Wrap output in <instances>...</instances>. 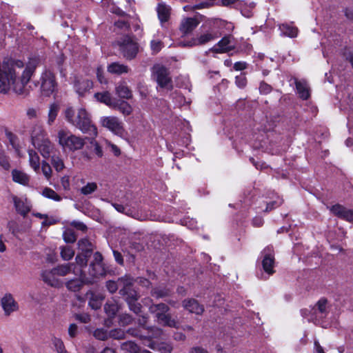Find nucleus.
I'll return each mask as SVG.
<instances>
[{
	"label": "nucleus",
	"instance_id": "nucleus-1",
	"mask_svg": "<svg viewBox=\"0 0 353 353\" xmlns=\"http://www.w3.org/2000/svg\"><path fill=\"white\" fill-rule=\"evenodd\" d=\"M66 121L75 126L83 133L95 137L97 136V128L92 123L90 114L83 108L79 109L76 114L72 108H68L65 112Z\"/></svg>",
	"mask_w": 353,
	"mask_h": 353
},
{
	"label": "nucleus",
	"instance_id": "nucleus-2",
	"mask_svg": "<svg viewBox=\"0 0 353 353\" xmlns=\"http://www.w3.org/2000/svg\"><path fill=\"white\" fill-rule=\"evenodd\" d=\"M114 46L118 48L123 58L128 61L134 59L139 51V44L132 34H122L114 41Z\"/></svg>",
	"mask_w": 353,
	"mask_h": 353
},
{
	"label": "nucleus",
	"instance_id": "nucleus-3",
	"mask_svg": "<svg viewBox=\"0 0 353 353\" xmlns=\"http://www.w3.org/2000/svg\"><path fill=\"white\" fill-rule=\"evenodd\" d=\"M57 141L64 151L74 152L83 149L85 139L72 134L70 130L61 129L57 132Z\"/></svg>",
	"mask_w": 353,
	"mask_h": 353
},
{
	"label": "nucleus",
	"instance_id": "nucleus-4",
	"mask_svg": "<svg viewBox=\"0 0 353 353\" xmlns=\"http://www.w3.org/2000/svg\"><path fill=\"white\" fill-rule=\"evenodd\" d=\"M327 303L325 299H321L311 310H301V314L303 317H307L309 321L316 323L327 315Z\"/></svg>",
	"mask_w": 353,
	"mask_h": 353
},
{
	"label": "nucleus",
	"instance_id": "nucleus-5",
	"mask_svg": "<svg viewBox=\"0 0 353 353\" xmlns=\"http://www.w3.org/2000/svg\"><path fill=\"white\" fill-rule=\"evenodd\" d=\"M100 122L103 127L106 128L114 134L123 137L125 134L122 122L116 117H103Z\"/></svg>",
	"mask_w": 353,
	"mask_h": 353
},
{
	"label": "nucleus",
	"instance_id": "nucleus-6",
	"mask_svg": "<svg viewBox=\"0 0 353 353\" xmlns=\"http://www.w3.org/2000/svg\"><path fill=\"white\" fill-rule=\"evenodd\" d=\"M93 258V261L90 263L88 269V274L90 276V277L88 278L93 280L94 283L95 279L105 275V270L102 261L103 256L100 252H96L94 254Z\"/></svg>",
	"mask_w": 353,
	"mask_h": 353
},
{
	"label": "nucleus",
	"instance_id": "nucleus-7",
	"mask_svg": "<svg viewBox=\"0 0 353 353\" xmlns=\"http://www.w3.org/2000/svg\"><path fill=\"white\" fill-rule=\"evenodd\" d=\"M234 40L235 39L232 34H225L211 48V51L216 54L233 52L235 48Z\"/></svg>",
	"mask_w": 353,
	"mask_h": 353
},
{
	"label": "nucleus",
	"instance_id": "nucleus-8",
	"mask_svg": "<svg viewBox=\"0 0 353 353\" xmlns=\"http://www.w3.org/2000/svg\"><path fill=\"white\" fill-rule=\"evenodd\" d=\"M152 76L161 88H163L171 82L169 70L164 65H154L152 68Z\"/></svg>",
	"mask_w": 353,
	"mask_h": 353
},
{
	"label": "nucleus",
	"instance_id": "nucleus-9",
	"mask_svg": "<svg viewBox=\"0 0 353 353\" xmlns=\"http://www.w3.org/2000/svg\"><path fill=\"white\" fill-rule=\"evenodd\" d=\"M74 274L78 275L79 278L70 279L67 281L65 285L68 290L78 292L81 289L83 285L93 283V280L87 277L82 269H80L78 272H75Z\"/></svg>",
	"mask_w": 353,
	"mask_h": 353
},
{
	"label": "nucleus",
	"instance_id": "nucleus-10",
	"mask_svg": "<svg viewBox=\"0 0 353 353\" xmlns=\"http://www.w3.org/2000/svg\"><path fill=\"white\" fill-rule=\"evenodd\" d=\"M34 147L40 152L44 159H48L57 152L54 144L47 137L43 139L37 141L32 143Z\"/></svg>",
	"mask_w": 353,
	"mask_h": 353
},
{
	"label": "nucleus",
	"instance_id": "nucleus-11",
	"mask_svg": "<svg viewBox=\"0 0 353 353\" xmlns=\"http://www.w3.org/2000/svg\"><path fill=\"white\" fill-rule=\"evenodd\" d=\"M1 305L6 316H10L12 312L19 309L17 302L14 300L13 296L10 294H6L1 299Z\"/></svg>",
	"mask_w": 353,
	"mask_h": 353
},
{
	"label": "nucleus",
	"instance_id": "nucleus-12",
	"mask_svg": "<svg viewBox=\"0 0 353 353\" xmlns=\"http://www.w3.org/2000/svg\"><path fill=\"white\" fill-rule=\"evenodd\" d=\"M330 212L337 217L353 223V210L336 204L330 208Z\"/></svg>",
	"mask_w": 353,
	"mask_h": 353
},
{
	"label": "nucleus",
	"instance_id": "nucleus-13",
	"mask_svg": "<svg viewBox=\"0 0 353 353\" xmlns=\"http://www.w3.org/2000/svg\"><path fill=\"white\" fill-rule=\"evenodd\" d=\"M94 97L97 99V101L103 103L113 108H115L120 101L119 99L114 97L113 94L110 93V90H105L101 92H97L94 94Z\"/></svg>",
	"mask_w": 353,
	"mask_h": 353
},
{
	"label": "nucleus",
	"instance_id": "nucleus-14",
	"mask_svg": "<svg viewBox=\"0 0 353 353\" xmlns=\"http://www.w3.org/2000/svg\"><path fill=\"white\" fill-rule=\"evenodd\" d=\"M272 250L268 248L263 250V259L262 261L263 269L268 274L270 275L274 272V258L272 254Z\"/></svg>",
	"mask_w": 353,
	"mask_h": 353
},
{
	"label": "nucleus",
	"instance_id": "nucleus-15",
	"mask_svg": "<svg viewBox=\"0 0 353 353\" xmlns=\"http://www.w3.org/2000/svg\"><path fill=\"white\" fill-rule=\"evenodd\" d=\"M12 201L17 212L25 217L30 211L31 205L26 199L12 196Z\"/></svg>",
	"mask_w": 353,
	"mask_h": 353
},
{
	"label": "nucleus",
	"instance_id": "nucleus-16",
	"mask_svg": "<svg viewBox=\"0 0 353 353\" xmlns=\"http://www.w3.org/2000/svg\"><path fill=\"white\" fill-rule=\"evenodd\" d=\"M114 209L121 213H123L128 216L132 217L135 219L143 221L145 219L142 215L140 214L138 210L134 208L130 207L128 205L124 206L119 203H112Z\"/></svg>",
	"mask_w": 353,
	"mask_h": 353
},
{
	"label": "nucleus",
	"instance_id": "nucleus-17",
	"mask_svg": "<svg viewBox=\"0 0 353 353\" xmlns=\"http://www.w3.org/2000/svg\"><path fill=\"white\" fill-rule=\"evenodd\" d=\"M218 36L216 33L207 32L195 38H192V40L189 41L188 46H193L205 45L207 43L214 40Z\"/></svg>",
	"mask_w": 353,
	"mask_h": 353
},
{
	"label": "nucleus",
	"instance_id": "nucleus-18",
	"mask_svg": "<svg viewBox=\"0 0 353 353\" xmlns=\"http://www.w3.org/2000/svg\"><path fill=\"white\" fill-rule=\"evenodd\" d=\"M41 88L43 89L55 88L57 81L55 75L50 70H46L41 77Z\"/></svg>",
	"mask_w": 353,
	"mask_h": 353
},
{
	"label": "nucleus",
	"instance_id": "nucleus-19",
	"mask_svg": "<svg viewBox=\"0 0 353 353\" xmlns=\"http://www.w3.org/2000/svg\"><path fill=\"white\" fill-rule=\"evenodd\" d=\"M183 306L190 313H194L196 314H201L204 311L203 306L200 305L199 302L194 299L184 300L183 301Z\"/></svg>",
	"mask_w": 353,
	"mask_h": 353
},
{
	"label": "nucleus",
	"instance_id": "nucleus-20",
	"mask_svg": "<svg viewBox=\"0 0 353 353\" xmlns=\"http://www.w3.org/2000/svg\"><path fill=\"white\" fill-rule=\"evenodd\" d=\"M252 45L248 42L247 41L243 40L241 43L236 45L235 44L234 50L230 54L231 56L234 54H241L244 56H248L252 53Z\"/></svg>",
	"mask_w": 353,
	"mask_h": 353
},
{
	"label": "nucleus",
	"instance_id": "nucleus-21",
	"mask_svg": "<svg viewBox=\"0 0 353 353\" xmlns=\"http://www.w3.org/2000/svg\"><path fill=\"white\" fill-rule=\"evenodd\" d=\"M54 274H57L58 276H65L70 273H75V264L74 263H68L57 265L52 268Z\"/></svg>",
	"mask_w": 353,
	"mask_h": 353
},
{
	"label": "nucleus",
	"instance_id": "nucleus-22",
	"mask_svg": "<svg viewBox=\"0 0 353 353\" xmlns=\"http://www.w3.org/2000/svg\"><path fill=\"white\" fill-rule=\"evenodd\" d=\"M199 23L196 18L188 17L181 22L179 29L182 33L188 34L197 27Z\"/></svg>",
	"mask_w": 353,
	"mask_h": 353
},
{
	"label": "nucleus",
	"instance_id": "nucleus-23",
	"mask_svg": "<svg viewBox=\"0 0 353 353\" xmlns=\"http://www.w3.org/2000/svg\"><path fill=\"white\" fill-rule=\"evenodd\" d=\"M170 307L165 303H161L158 304L152 303L149 306V312L154 314L157 319H159L160 316L168 312Z\"/></svg>",
	"mask_w": 353,
	"mask_h": 353
},
{
	"label": "nucleus",
	"instance_id": "nucleus-24",
	"mask_svg": "<svg viewBox=\"0 0 353 353\" xmlns=\"http://www.w3.org/2000/svg\"><path fill=\"white\" fill-rule=\"evenodd\" d=\"M157 15L161 23L167 22L170 19V8L163 3L158 4L157 8Z\"/></svg>",
	"mask_w": 353,
	"mask_h": 353
},
{
	"label": "nucleus",
	"instance_id": "nucleus-25",
	"mask_svg": "<svg viewBox=\"0 0 353 353\" xmlns=\"http://www.w3.org/2000/svg\"><path fill=\"white\" fill-rule=\"evenodd\" d=\"M50 157H51L50 163L57 172H60L65 168L64 161L59 152L58 154L54 152Z\"/></svg>",
	"mask_w": 353,
	"mask_h": 353
},
{
	"label": "nucleus",
	"instance_id": "nucleus-26",
	"mask_svg": "<svg viewBox=\"0 0 353 353\" xmlns=\"http://www.w3.org/2000/svg\"><path fill=\"white\" fill-rule=\"evenodd\" d=\"M57 274H54L53 270H45L42 273V278L45 283L52 286L57 287L59 285V281L57 279Z\"/></svg>",
	"mask_w": 353,
	"mask_h": 353
},
{
	"label": "nucleus",
	"instance_id": "nucleus-27",
	"mask_svg": "<svg viewBox=\"0 0 353 353\" xmlns=\"http://www.w3.org/2000/svg\"><path fill=\"white\" fill-rule=\"evenodd\" d=\"M128 71L129 68L128 65L121 64L119 62H113L108 66V72L111 74H122L128 73Z\"/></svg>",
	"mask_w": 353,
	"mask_h": 353
},
{
	"label": "nucleus",
	"instance_id": "nucleus-28",
	"mask_svg": "<svg viewBox=\"0 0 353 353\" xmlns=\"http://www.w3.org/2000/svg\"><path fill=\"white\" fill-rule=\"evenodd\" d=\"M159 323L170 327L178 328L179 323L172 317L171 314L166 312L165 314L160 316L157 319Z\"/></svg>",
	"mask_w": 353,
	"mask_h": 353
},
{
	"label": "nucleus",
	"instance_id": "nucleus-29",
	"mask_svg": "<svg viewBox=\"0 0 353 353\" xmlns=\"http://www.w3.org/2000/svg\"><path fill=\"white\" fill-rule=\"evenodd\" d=\"M12 176L14 182L23 185H27L30 181V176L27 174L17 170L12 171Z\"/></svg>",
	"mask_w": 353,
	"mask_h": 353
},
{
	"label": "nucleus",
	"instance_id": "nucleus-30",
	"mask_svg": "<svg viewBox=\"0 0 353 353\" xmlns=\"http://www.w3.org/2000/svg\"><path fill=\"white\" fill-rule=\"evenodd\" d=\"M119 309L120 306L115 300L108 301L104 305V310L110 318H114Z\"/></svg>",
	"mask_w": 353,
	"mask_h": 353
},
{
	"label": "nucleus",
	"instance_id": "nucleus-31",
	"mask_svg": "<svg viewBox=\"0 0 353 353\" xmlns=\"http://www.w3.org/2000/svg\"><path fill=\"white\" fill-rule=\"evenodd\" d=\"M90 294L89 305L94 310H97L101 307L104 296L101 294H95L94 292H89L87 295Z\"/></svg>",
	"mask_w": 353,
	"mask_h": 353
},
{
	"label": "nucleus",
	"instance_id": "nucleus-32",
	"mask_svg": "<svg viewBox=\"0 0 353 353\" xmlns=\"http://www.w3.org/2000/svg\"><path fill=\"white\" fill-rule=\"evenodd\" d=\"M80 253L90 255L94 250V245L88 239H81L78 241Z\"/></svg>",
	"mask_w": 353,
	"mask_h": 353
},
{
	"label": "nucleus",
	"instance_id": "nucleus-33",
	"mask_svg": "<svg viewBox=\"0 0 353 353\" xmlns=\"http://www.w3.org/2000/svg\"><path fill=\"white\" fill-rule=\"evenodd\" d=\"M34 72V65H27L26 68L22 72V74L20 78V81L22 85V88L28 84L30 81L32 75Z\"/></svg>",
	"mask_w": 353,
	"mask_h": 353
},
{
	"label": "nucleus",
	"instance_id": "nucleus-34",
	"mask_svg": "<svg viewBox=\"0 0 353 353\" xmlns=\"http://www.w3.org/2000/svg\"><path fill=\"white\" fill-rule=\"evenodd\" d=\"M29 162L32 169L38 172L40 169V158L37 152L33 150H28Z\"/></svg>",
	"mask_w": 353,
	"mask_h": 353
},
{
	"label": "nucleus",
	"instance_id": "nucleus-35",
	"mask_svg": "<svg viewBox=\"0 0 353 353\" xmlns=\"http://www.w3.org/2000/svg\"><path fill=\"white\" fill-rule=\"evenodd\" d=\"M47 137V134L41 126L36 125L33 128L31 133L32 143H34L41 139H43Z\"/></svg>",
	"mask_w": 353,
	"mask_h": 353
},
{
	"label": "nucleus",
	"instance_id": "nucleus-36",
	"mask_svg": "<svg viewBox=\"0 0 353 353\" xmlns=\"http://www.w3.org/2000/svg\"><path fill=\"white\" fill-rule=\"evenodd\" d=\"M171 294V290L167 288L158 287L152 289L151 295L156 299H161L169 296Z\"/></svg>",
	"mask_w": 353,
	"mask_h": 353
},
{
	"label": "nucleus",
	"instance_id": "nucleus-37",
	"mask_svg": "<svg viewBox=\"0 0 353 353\" xmlns=\"http://www.w3.org/2000/svg\"><path fill=\"white\" fill-rule=\"evenodd\" d=\"M121 349L130 353H140V347L132 341L124 342L121 344Z\"/></svg>",
	"mask_w": 353,
	"mask_h": 353
},
{
	"label": "nucleus",
	"instance_id": "nucleus-38",
	"mask_svg": "<svg viewBox=\"0 0 353 353\" xmlns=\"http://www.w3.org/2000/svg\"><path fill=\"white\" fill-rule=\"evenodd\" d=\"M282 32L285 35L291 38L296 37L298 35V28L294 26H292L288 24H283L281 27Z\"/></svg>",
	"mask_w": 353,
	"mask_h": 353
},
{
	"label": "nucleus",
	"instance_id": "nucleus-39",
	"mask_svg": "<svg viewBox=\"0 0 353 353\" xmlns=\"http://www.w3.org/2000/svg\"><path fill=\"white\" fill-rule=\"evenodd\" d=\"M120 294L124 296H126V301L128 302L129 300L132 301H137L139 298L138 293L131 288L125 290V289H120Z\"/></svg>",
	"mask_w": 353,
	"mask_h": 353
},
{
	"label": "nucleus",
	"instance_id": "nucleus-40",
	"mask_svg": "<svg viewBox=\"0 0 353 353\" xmlns=\"http://www.w3.org/2000/svg\"><path fill=\"white\" fill-rule=\"evenodd\" d=\"M61 256L64 261L70 260L74 255V251L73 249L68 245L60 247Z\"/></svg>",
	"mask_w": 353,
	"mask_h": 353
},
{
	"label": "nucleus",
	"instance_id": "nucleus-41",
	"mask_svg": "<svg viewBox=\"0 0 353 353\" xmlns=\"http://www.w3.org/2000/svg\"><path fill=\"white\" fill-rule=\"evenodd\" d=\"M290 86L295 85V88H309L307 81L305 79L299 80L296 77H291L289 79Z\"/></svg>",
	"mask_w": 353,
	"mask_h": 353
},
{
	"label": "nucleus",
	"instance_id": "nucleus-42",
	"mask_svg": "<svg viewBox=\"0 0 353 353\" xmlns=\"http://www.w3.org/2000/svg\"><path fill=\"white\" fill-rule=\"evenodd\" d=\"M59 110V105L57 103H52L50 106V110L48 112V123L49 125H52V123L54 121L58 112Z\"/></svg>",
	"mask_w": 353,
	"mask_h": 353
},
{
	"label": "nucleus",
	"instance_id": "nucleus-43",
	"mask_svg": "<svg viewBox=\"0 0 353 353\" xmlns=\"http://www.w3.org/2000/svg\"><path fill=\"white\" fill-rule=\"evenodd\" d=\"M42 195L48 199H52L56 201H60L61 197L52 189L45 188L43 190Z\"/></svg>",
	"mask_w": 353,
	"mask_h": 353
},
{
	"label": "nucleus",
	"instance_id": "nucleus-44",
	"mask_svg": "<svg viewBox=\"0 0 353 353\" xmlns=\"http://www.w3.org/2000/svg\"><path fill=\"white\" fill-rule=\"evenodd\" d=\"M5 134H6L7 139H8L10 145L12 146V148L16 151H17L19 150V144L17 143V140H18L17 137L6 128L5 130Z\"/></svg>",
	"mask_w": 353,
	"mask_h": 353
},
{
	"label": "nucleus",
	"instance_id": "nucleus-45",
	"mask_svg": "<svg viewBox=\"0 0 353 353\" xmlns=\"http://www.w3.org/2000/svg\"><path fill=\"white\" fill-rule=\"evenodd\" d=\"M119 285L121 289L128 290L131 288L133 283V279L129 276L125 275L118 279Z\"/></svg>",
	"mask_w": 353,
	"mask_h": 353
},
{
	"label": "nucleus",
	"instance_id": "nucleus-46",
	"mask_svg": "<svg viewBox=\"0 0 353 353\" xmlns=\"http://www.w3.org/2000/svg\"><path fill=\"white\" fill-rule=\"evenodd\" d=\"M90 257V255L78 253L75 257L76 264L78 265L81 268H84L87 265L88 259Z\"/></svg>",
	"mask_w": 353,
	"mask_h": 353
},
{
	"label": "nucleus",
	"instance_id": "nucleus-47",
	"mask_svg": "<svg viewBox=\"0 0 353 353\" xmlns=\"http://www.w3.org/2000/svg\"><path fill=\"white\" fill-rule=\"evenodd\" d=\"M97 189V185L96 183H88L85 185L81 188V193L83 195H88L95 192Z\"/></svg>",
	"mask_w": 353,
	"mask_h": 353
},
{
	"label": "nucleus",
	"instance_id": "nucleus-48",
	"mask_svg": "<svg viewBox=\"0 0 353 353\" xmlns=\"http://www.w3.org/2000/svg\"><path fill=\"white\" fill-rule=\"evenodd\" d=\"M244 4L243 1L241 0H221V6L225 7L239 8Z\"/></svg>",
	"mask_w": 353,
	"mask_h": 353
},
{
	"label": "nucleus",
	"instance_id": "nucleus-49",
	"mask_svg": "<svg viewBox=\"0 0 353 353\" xmlns=\"http://www.w3.org/2000/svg\"><path fill=\"white\" fill-rule=\"evenodd\" d=\"M41 171L46 179L50 180L52 176V170L46 161H43L41 163Z\"/></svg>",
	"mask_w": 353,
	"mask_h": 353
},
{
	"label": "nucleus",
	"instance_id": "nucleus-50",
	"mask_svg": "<svg viewBox=\"0 0 353 353\" xmlns=\"http://www.w3.org/2000/svg\"><path fill=\"white\" fill-rule=\"evenodd\" d=\"M134 319L129 314H121L119 316V323L121 326H126L131 324Z\"/></svg>",
	"mask_w": 353,
	"mask_h": 353
},
{
	"label": "nucleus",
	"instance_id": "nucleus-51",
	"mask_svg": "<svg viewBox=\"0 0 353 353\" xmlns=\"http://www.w3.org/2000/svg\"><path fill=\"white\" fill-rule=\"evenodd\" d=\"M63 238L66 243H74L77 240L75 232L71 229H68L63 232Z\"/></svg>",
	"mask_w": 353,
	"mask_h": 353
},
{
	"label": "nucleus",
	"instance_id": "nucleus-52",
	"mask_svg": "<svg viewBox=\"0 0 353 353\" xmlns=\"http://www.w3.org/2000/svg\"><path fill=\"white\" fill-rule=\"evenodd\" d=\"M2 146L0 144V166L5 170H8L10 167L8 161V158L6 155L4 150L1 148Z\"/></svg>",
	"mask_w": 353,
	"mask_h": 353
},
{
	"label": "nucleus",
	"instance_id": "nucleus-53",
	"mask_svg": "<svg viewBox=\"0 0 353 353\" xmlns=\"http://www.w3.org/2000/svg\"><path fill=\"white\" fill-rule=\"evenodd\" d=\"M163 46V43L160 40L153 39L150 41V48L153 54L159 53Z\"/></svg>",
	"mask_w": 353,
	"mask_h": 353
},
{
	"label": "nucleus",
	"instance_id": "nucleus-54",
	"mask_svg": "<svg viewBox=\"0 0 353 353\" xmlns=\"http://www.w3.org/2000/svg\"><path fill=\"white\" fill-rule=\"evenodd\" d=\"M52 343L57 353H68L61 339L59 338H54L52 339Z\"/></svg>",
	"mask_w": 353,
	"mask_h": 353
},
{
	"label": "nucleus",
	"instance_id": "nucleus-55",
	"mask_svg": "<svg viewBox=\"0 0 353 353\" xmlns=\"http://www.w3.org/2000/svg\"><path fill=\"white\" fill-rule=\"evenodd\" d=\"M94 336L101 341H105L109 337V332L103 328H98L94 332Z\"/></svg>",
	"mask_w": 353,
	"mask_h": 353
},
{
	"label": "nucleus",
	"instance_id": "nucleus-56",
	"mask_svg": "<svg viewBox=\"0 0 353 353\" xmlns=\"http://www.w3.org/2000/svg\"><path fill=\"white\" fill-rule=\"evenodd\" d=\"M115 108H118L125 115H129L132 112V108L128 103L124 102V101L121 103L119 101Z\"/></svg>",
	"mask_w": 353,
	"mask_h": 353
},
{
	"label": "nucleus",
	"instance_id": "nucleus-57",
	"mask_svg": "<svg viewBox=\"0 0 353 353\" xmlns=\"http://www.w3.org/2000/svg\"><path fill=\"white\" fill-rule=\"evenodd\" d=\"M128 303L129 309L138 314L141 312V305L139 303H137V301L129 300Z\"/></svg>",
	"mask_w": 353,
	"mask_h": 353
},
{
	"label": "nucleus",
	"instance_id": "nucleus-58",
	"mask_svg": "<svg viewBox=\"0 0 353 353\" xmlns=\"http://www.w3.org/2000/svg\"><path fill=\"white\" fill-rule=\"evenodd\" d=\"M247 78L245 73H241L235 77V83L237 87L244 88L247 85Z\"/></svg>",
	"mask_w": 353,
	"mask_h": 353
},
{
	"label": "nucleus",
	"instance_id": "nucleus-59",
	"mask_svg": "<svg viewBox=\"0 0 353 353\" xmlns=\"http://www.w3.org/2000/svg\"><path fill=\"white\" fill-rule=\"evenodd\" d=\"M115 91V94L118 95L119 97H121L122 100L128 99L131 98L132 92L131 90H114Z\"/></svg>",
	"mask_w": 353,
	"mask_h": 353
},
{
	"label": "nucleus",
	"instance_id": "nucleus-60",
	"mask_svg": "<svg viewBox=\"0 0 353 353\" xmlns=\"http://www.w3.org/2000/svg\"><path fill=\"white\" fill-rule=\"evenodd\" d=\"M125 333L121 329H114L109 332V337L121 339L124 338Z\"/></svg>",
	"mask_w": 353,
	"mask_h": 353
},
{
	"label": "nucleus",
	"instance_id": "nucleus-61",
	"mask_svg": "<svg viewBox=\"0 0 353 353\" xmlns=\"http://www.w3.org/2000/svg\"><path fill=\"white\" fill-rule=\"evenodd\" d=\"M106 288L110 293L113 294L119 288H120V286L118 281L115 282L114 281H108L106 282Z\"/></svg>",
	"mask_w": 353,
	"mask_h": 353
},
{
	"label": "nucleus",
	"instance_id": "nucleus-62",
	"mask_svg": "<svg viewBox=\"0 0 353 353\" xmlns=\"http://www.w3.org/2000/svg\"><path fill=\"white\" fill-rule=\"evenodd\" d=\"M3 61L8 62L9 65H11L12 68L14 69V67H17L18 68H22L24 66L23 62L19 59H9L7 60H3Z\"/></svg>",
	"mask_w": 353,
	"mask_h": 353
},
{
	"label": "nucleus",
	"instance_id": "nucleus-63",
	"mask_svg": "<svg viewBox=\"0 0 353 353\" xmlns=\"http://www.w3.org/2000/svg\"><path fill=\"white\" fill-rule=\"evenodd\" d=\"M158 350L161 353H171L172 351V346L168 343H161L158 345Z\"/></svg>",
	"mask_w": 353,
	"mask_h": 353
},
{
	"label": "nucleus",
	"instance_id": "nucleus-64",
	"mask_svg": "<svg viewBox=\"0 0 353 353\" xmlns=\"http://www.w3.org/2000/svg\"><path fill=\"white\" fill-rule=\"evenodd\" d=\"M248 63L245 61H236L234 63L233 69L236 71H243L247 69Z\"/></svg>",
	"mask_w": 353,
	"mask_h": 353
}]
</instances>
